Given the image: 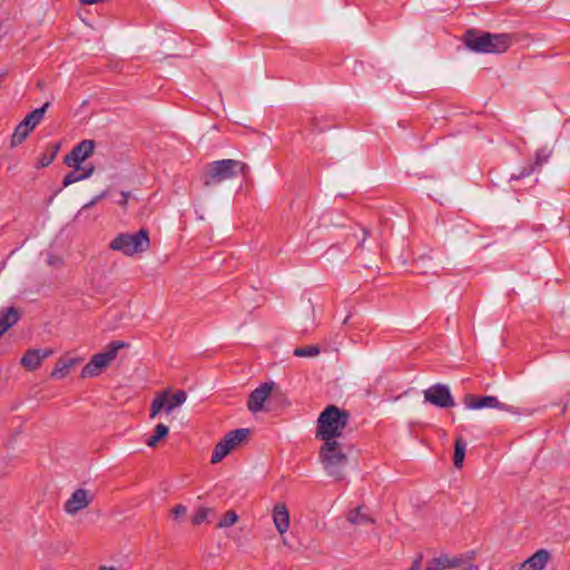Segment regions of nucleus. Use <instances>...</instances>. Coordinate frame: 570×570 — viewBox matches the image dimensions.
Segmentation results:
<instances>
[{
	"mask_svg": "<svg viewBox=\"0 0 570 570\" xmlns=\"http://www.w3.org/2000/svg\"><path fill=\"white\" fill-rule=\"evenodd\" d=\"M535 170L534 166H532L531 164L529 166H525L523 168H521V170L519 171L518 175H512L511 176V180L513 179H521L523 177H528L530 176L533 171Z\"/></svg>",
	"mask_w": 570,
	"mask_h": 570,
	"instance_id": "30",
	"label": "nucleus"
},
{
	"mask_svg": "<svg viewBox=\"0 0 570 570\" xmlns=\"http://www.w3.org/2000/svg\"><path fill=\"white\" fill-rule=\"evenodd\" d=\"M320 462L326 474L336 481L345 478L348 456L345 446L340 441L323 442L318 451Z\"/></svg>",
	"mask_w": 570,
	"mask_h": 570,
	"instance_id": "3",
	"label": "nucleus"
},
{
	"mask_svg": "<svg viewBox=\"0 0 570 570\" xmlns=\"http://www.w3.org/2000/svg\"><path fill=\"white\" fill-rule=\"evenodd\" d=\"M49 106V101L45 102L40 108H36L29 112L23 120L17 125L11 136L12 147H17L26 140L29 134L41 122Z\"/></svg>",
	"mask_w": 570,
	"mask_h": 570,
	"instance_id": "7",
	"label": "nucleus"
},
{
	"mask_svg": "<svg viewBox=\"0 0 570 570\" xmlns=\"http://www.w3.org/2000/svg\"><path fill=\"white\" fill-rule=\"evenodd\" d=\"M187 512V508L183 504H177L171 510V517L175 519V520H178L180 518H183Z\"/></svg>",
	"mask_w": 570,
	"mask_h": 570,
	"instance_id": "32",
	"label": "nucleus"
},
{
	"mask_svg": "<svg viewBox=\"0 0 570 570\" xmlns=\"http://www.w3.org/2000/svg\"><path fill=\"white\" fill-rule=\"evenodd\" d=\"M126 346L127 344L122 341L110 342L106 346L104 352L95 354L90 358V361L82 367L80 374L81 377L86 379L98 376L117 357L119 350Z\"/></svg>",
	"mask_w": 570,
	"mask_h": 570,
	"instance_id": "6",
	"label": "nucleus"
},
{
	"mask_svg": "<svg viewBox=\"0 0 570 570\" xmlns=\"http://www.w3.org/2000/svg\"><path fill=\"white\" fill-rule=\"evenodd\" d=\"M465 47L478 53H503L512 45L508 33H490L478 29H468L463 35Z\"/></svg>",
	"mask_w": 570,
	"mask_h": 570,
	"instance_id": "1",
	"label": "nucleus"
},
{
	"mask_svg": "<svg viewBox=\"0 0 570 570\" xmlns=\"http://www.w3.org/2000/svg\"><path fill=\"white\" fill-rule=\"evenodd\" d=\"M312 126H313V130H318V131H324L325 128L323 127H318V124H317V119L314 118L313 121H312Z\"/></svg>",
	"mask_w": 570,
	"mask_h": 570,
	"instance_id": "37",
	"label": "nucleus"
},
{
	"mask_svg": "<svg viewBox=\"0 0 570 570\" xmlns=\"http://www.w3.org/2000/svg\"><path fill=\"white\" fill-rule=\"evenodd\" d=\"M78 363V360L77 358H68V360H60L57 364H56V367L53 368V371L51 372L50 376L51 377H59V379H62L65 377L68 373H69V370L76 365Z\"/></svg>",
	"mask_w": 570,
	"mask_h": 570,
	"instance_id": "22",
	"label": "nucleus"
},
{
	"mask_svg": "<svg viewBox=\"0 0 570 570\" xmlns=\"http://www.w3.org/2000/svg\"><path fill=\"white\" fill-rule=\"evenodd\" d=\"M346 519L351 524L355 525H366L373 524L375 522L372 517L362 511V507H357L356 509L351 510L347 513Z\"/></svg>",
	"mask_w": 570,
	"mask_h": 570,
	"instance_id": "21",
	"label": "nucleus"
},
{
	"mask_svg": "<svg viewBox=\"0 0 570 570\" xmlns=\"http://www.w3.org/2000/svg\"><path fill=\"white\" fill-rule=\"evenodd\" d=\"M186 400L187 393L184 390H178L174 394H170V390H165L151 401L149 416L155 419L161 411L170 414L176 407L183 405Z\"/></svg>",
	"mask_w": 570,
	"mask_h": 570,
	"instance_id": "8",
	"label": "nucleus"
},
{
	"mask_svg": "<svg viewBox=\"0 0 570 570\" xmlns=\"http://www.w3.org/2000/svg\"><path fill=\"white\" fill-rule=\"evenodd\" d=\"M293 354L297 357H312L320 354V348L316 345H306L295 348Z\"/></svg>",
	"mask_w": 570,
	"mask_h": 570,
	"instance_id": "26",
	"label": "nucleus"
},
{
	"mask_svg": "<svg viewBox=\"0 0 570 570\" xmlns=\"http://www.w3.org/2000/svg\"><path fill=\"white\" fill-rule=\"evenodd\" d=\"M96 142L91 139H85L77 144L70 153H68L65 158L63 163L67 166H78L89 158L94 151H95Z\"/></svg>",
	"mask_w": 570,
	"mask_h": 570,
	"instance_id": "12",
	"label": "nucleus"
},
{
	"mask_svg": "<svg viewBox=\"0 0 570 570\" xmlns=\"http://www.w3.org/2000/svg\"><path fill=\"white\" fill-rule=\"evenodd\" d=\"M73 169L70 170L65 177L62 181L63 187H68L71 184H75L80 180H85L89 178L94 171L95 167L92 165H89L87 167H82L80 165L78 166H71Z\"/></svg>",
	"mask_w": 570,
	"mask_h": 570,
	"instance_id": "17",
	"label": "nucleus"
},
{
	"mask_svg": "<svg viewBox=\"0 0 570 570\" xmlns=\"http://www.w3.org/2000/svg\"><path fill=\"white\" fill-rule=\"evenodd\" d=\"M99 570H117L115 567H106V566H101L99 568Z\"/></svg>",
	"mask_w": 570,
	"mask_h": 570,
	"instance_id": "39",
	"label": "nucleus"
},
{
	"mask_svg": "<svg viewBox=\"0 0 570 570\" xmlns=\"http://www.w3.org/2000/svg\"><path fill=\"white\" fill-rule=\"evenodd\" d=\"M21 317L18 308L10 306L0 311V336L16 325Z\"/></svg>",
	"mask_w": 570,
	"mask_h": 570,
	"instance_id": "19",
	"label": "nucleus"
},
{
	"mask_svg": "<svg viewBox=\"0 0 570 570\" xmlns=\"http://www.w3.org/2000/svg\"><path fill=\"white\" fill-rule=\"evenodd\" d=\"M535 170L534 166H532L531 164L529 166H525L523 168H521V170L519 171L518 175H512L511 176V180L513 179H521L523 177H528L530 176L533 171Z\"/></svg>",
	"mask_w": 570,
	"mask_h": 570,
	"instance_id": "31",
	"label": "nucleus"
},
{
	"mask_svg": "<svg viewBox=\"0 0 570 570\" xmlns=\"http://www.w3.org/2000/svg\"><path fill=\"white\" fill-rule=\"evenodd\" d=\"M127 202H128V193L122 191L121 198L118 200V204L121 206H126Z\"/></svg>",
	"mask_w": 570,
	"mask_h": 570,
	"instance_id": "36",
	"label": "nucleus"
},
{
	"mask_svg": "<svg viewBox=\"0 0 570 570\" xmlns=\"http://www.w3.org/2000/svg\"><path fill=\"white\" fill-rule=\"evenodd\" d=\"M51 354L52 351L48 348H30L23 354L21 365L28 371H36Z\"/></svg>",
	"mask_w": 570,
	"mask_h": 570,
	"instance_id": "14",
	"label": "nucleus"
},
{
	"mask_svg": "<svg viewBox=\"0 0 570 570\" xmlns=\"http://www.w3.org/2000/svg\"><path fill=\"white\" fill-rule=\"evenodd\" d=\"M549 157H550V151L547 148L538 149L535 153L534 161L531 165L534 166V168L537 169V168L541 167L543 164H546L548 161Z\"/></svg>",
	"mask_w": 570,
	"mask_h": 570,
	"instance_id": "27",
	"label": "nucleus"
},
{
	"mask_svg": "<svg viewBox=\"0 0 570 570\" xmlns=\"http://www.w3.org/2000/svg\"><path fill=\"white\" fill-rule=\"evenodd\" d=\"M247 165L240 160L222 159L207 164L203 171V184L206 187L233 179L238 174H245Z\"/></svg>",
	"mask_w": 570,
	"mask_h": 570,
	"instance_id": "4",
	"label": "nucleus"
},
{
	"mask_svg": "<svg viewBox=\"0 0 570 570\" xmlns=\"http://www.w3.org/2000/svg\"><path fill=\"white\" fill-rule=\"evenodd\" d=\"M60 149V144H56L51 147V150L50 151H46L43 153L39 159H38V164H37V167L39 168H43V167H47L49 166L56 158L58 151Z\"/></svg>",
	"mask_w": 570,
	"mask_h": 570,
	"instance_id": "25",
	"label": "nucleus"
},
{
	"mask_svg": "<svg viewBox=\"0 0 570 570\" xmlns=\"http://www.w3.org/2000/svg\"><path fill=\"white\" fill-rule=\"evenodd\" d=\"M464 570H479V568L475 564H469Z\"/></svg>",
	"mask_w": 570,
	"mask_h": 570,
	"instance_id": "38",
	"label": "nucleus"
},
{
	"mask_svg": "<svg viewBox=\"0 0 570 570\" xmlns=\"http://www.w3.org/2000/svg\"><path fill=\"white\" fill-rule=\"evenodd\" d=\"M274 386V382H265L249 394L247 407L252 413H257L264 410V403L272 394Z\"/></svg>",
	"mask_w": 570,
	"mask_h": 570,
	"instance_id": "13",
	"label": "nucleus"
},
{
	"mask_svg": "<svg viewBox=\"0 0 570 570\" xmlns=\"http://www.w3.org/2000/svg\"><path fill=\"white\" fill-rule=\"evenodd\" d=\"M91 499L85 489H77L65 503V511L69 514H76L88 507Z\"/></svg>",
	"mask_w": 570,
	"mask_h": 570,
	"instance_id": "15",
	"label": "nucleus"
},
{
	"mask_svg": "<svg viewBox=\"0 0 570 570\" xmlns=\"http://www.w3.org/2000/svg\"><path fill=\"white\" fill-rule=\"evenodd\" d=\"M208 513H209V509H207V508H199V509L195 512V514H194V517H193V523H194V524H200V523H203V522L207 519Z\"/></svg>",
	"mask_w": 570,
	"mask_h": 570,
	"instance_id": "29",
	"label": "nucleus"
},
{
	"mask_svg": "<svg viewBox=\"0 0 570 570\" xmlns=\"http://www.w3.org/2000/svg\"><path fill=\"white\" fill-rule=\"evenodd\" d=\"M107 196V191L104 190L101 191L99 195L95 196L89 203L85 204L80 210L83 212L86 209H89L91 208L92 206H95L99 200L104 199L105 197Z\"/></svg>",
	"mask_w": 570,
	"mask_h": 570,
	"instance_id": "33",
	"label": "nucleus"
},
{
	"mask_svg": "<svg viewBox=\"0 0 570 570\" xmlns=\"http://www.w3.org/2000/svg\"><path fill=\"white\" fill-rule=\"evenodd\" d=\"M424 400L438 407L449 409L454 406V399L450 389L444 384H434L424 391Z\"/></svg>",
	"mask_w": 570,
	"mask_h": 570,
	"instance_id": "10",
	"label": "nucleus"
},
{
	"mask_svg": "<svg viewBox=\"0 0 570 570\" xmlns=\"http://www.w3.org/2000/svg\"><path fill=\"white\" fill-rule=\"evenodd\" d=\"M462 558L459 557L450 558L448 554H441L430 560L425 570H444L456 568L462 564Z\"/></svg>",
	"mask_w": 570,
	"mask_h": 570,
	"instance_id": "18",
	"label": "nucleus"
},
{
	"mask_svg": "<svg viewBox=\"0 0 570 570\" xmlns=\"http://www.w3.org/2000/svg\"><path fill=\"white\" fill-rule=\"evenodd\" d=\"M550 560V552L546 549H540L531 557L524 560L519 570H543Z\"/></svg>",
	"mask_w": 570,
	"mask_h": 570,
	"instance_id": "16",
	"label": "nucleus"
},
{
	"mask_svg": "<svg viewBox=\"0 0 570 570\" xmlns=\"http://www.w3.org/2000/svg\"><path fill=\"white\" fill-rule=\"evenodd\" d=\"M169 432L167 425L159 423L155 426L154 434L149 436L146 441V444L150 448H155L158 442L164 439Z\"/></svg>",
	"mask_w": 570,
	"mask_h": 570,
	"instance_id": "23",
	"label": "nucleus"
},
{
	"mask_svg": "<svg viewBox=\"0 0 570 570\" xmlns=\"http://www.w3.org/2000/svg\"><path fill=\"white\" fill-rule=\"evenodd\" d=\"M47 263H48V265L53 266V267H60L63 265L62 258H60L59 256H56V255H49L47 258Z\"/></svg>",
	"mask_w": 570,
	"mask_h": 570,
	"instance_id": "34",
	"label": "nucleus"
},
{
	"mask_svg": "<svg viewBox=\"0 0 570 570\" xmlns=\"http://www.w3.org/2000/svg\"><path fill=\"white\" fill-rule=\"evenodd\" d=\"M149 245L148 232L142 228L134 234H119L111 240L109 247L112 250L121 252L126 256H132L146 252Z\"/></svg>",
	"mask_w": 570,
	"mask_h": 570,
	"instance_id": "5",
	"label": "nucleus"
},
{
	"mask_svg": "<svg viewBox=\"0 0 570 570\" xmlns=\"http://www.w3.org/2000/svg\"><path fill=\"white\" fill-rule=\"evenodd\" d=\"M465 448H466V444L462 440V438L456 439L455 445H454L453 463H454V466L458 469H460L463 464L464 456H465Z\"/></svg>",
	"mask_w": 570,
	"mask_h": 570,
	"instance_id": "24",
	"label": "nucleus"
},
{
	"mask_svg": "<svg viewBox=\"0 0 570 570\" xmlns=\"http://www.w3.org/2000/svg\"><path fill=\"white\" fill-rule=\"evenodd\" d=\"M273 521L281 534H284L289 527V513L285 504H276L273 510Z\"/></svg>",
	"mask_w": 570,
	"mask_h": 570,
	"instance_id": "20",
	"label": "nucleus"
},
{
	"mask_svg": "<svg viewBox=\"0 0 570 570\" xmlns=\"http://www.w3.org/2000/svg\"><path fill=\"white\" fill-rule=\"evenodd\" d=\"M423 554L420 553L412 562V566L407 570H421Z\"/></svg>",
	"mask_w": 570,
	"mask_h": 570,
	"instance_id": "35",
	"label": "nucleus"
},
{
	"mask_svg": "<svg viewBox=\"0 0 570 570\" xmlns=\"http://www.w3.org/2000/svg\"><path fill=\"white\" fill-rule=\"evenodd\" d=\"M463 402L465 407L469 410L497 409L500 411L513 412L512 406L500 402L497 396L492 395L476 396L473 394H466Z\"/></svg>",
	"mask_w": 570,
	"mask_h": 570,
	"instance_id": "11",
	"label": "nucleus"
},
{
	"mask_svg": "<svg viewBox=\"0 0 570 570\" xmlns=\"http://www.w3.org/2000/svg\"><path fill=\"white\" fill-rule=\"evenodd\" d=\"M238 519V515L236 514L235 511L233 510H229L227 511L224 517L220 519V521L218 522V528H227V527H230L233 524L236 523Z\"/></svg>",
	"mask_w": 570,
	"mask_h": 570,
	"instance_id": "28",
	"label": "nucleus"
},
{
	"mask_svg": "<svg viewBox=\"0 0 570 570\" xmlns=\"http://www.w3.org/2000/svg\"><path fill=\"white\" fill-rule=\"evenodd\" d=\"M350 412L336 405L326 406L316 422V439L323 442L337 441L350 421Z\"/></svg>",
	"mask_w": 570,
	"mask_h": 570,
	"instance_id": "2",
	"label": "nucleus"
},
{
	"mask_svg": "<svg viewBox=\"0 0 570 570\" xmlns=\"http://www.w3.org/2000/svg\"><path fill=\"white\" fill-rule=\"evenodd\" d=\"M248 429H236L228 432L214 448L210 462H220L232 450L239 445L248 435Z\"/></svg>",
	"mask_w": 570,
	"mask_h": 570,
	"instance_id": "9",
	"label": "nucleus"
}]
</instances>
